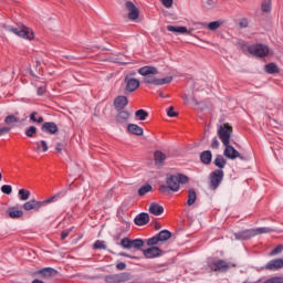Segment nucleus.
Instances as JSON below:
<instances>
[{"label": "nucleus", "mask_w": 283, "mask_h": 283, "mask_svg": "<svg viewBox=\"0 0 283 283\" xmlns=\"http://www.w3.org/2000/svg\"><path fill=\"white\" fill-rule=\"evenodd\" d=\"M224 147H226V149L223 150V156H226V158H229L230 160H235V158H242L240 156V151H238L230 144L226 145Z\"/></svg>", "instance_id": "nucleus-13"}, {"label": "nucleus", "mask_w": 283, "mask_h": 283, "mask_svg": "<svg viewBox=\"0 0 283 283\" xmlns=\"http://www.w3.org/2000/svg\"><path fill=\"white\" fill-rule=\"evenodd\" d=\"M43 207V202L31 199L23 203L22 208L24 211H39Z\"/></svg>", "instance_id": "nucleus-14"}, {"label": "nucleus", "mask_w": 283, "mask_h": 283, "mask_svg": "<svg viewBox=\"0 0 283 283\" xmlns=\"http://www.w3.org/2000/svg\"><path fill=\"white\" fill-rule=\"evenodd\" d=\"M222 180H224V171L222 169L213 170L209 175V189L216 191L222 185Z\"/></svg>", "instance_id": "nucleus-4"}, {"label": "nucleus", "mask_w": 283, "mask_h": 283, "mask_svg": "<svg viewBox=\"0 0 283 283\" xmlns=\"http://www.w3.org/2000/svg\"><path fill=\"white\" fill-rule=\"evenodd\" d=\"M135 74L136 73H130L124 78L125 92H128V94L136 92V90L140 87V81L138 78L132 77L135 76Z\"/></svg>", "instance_id": "nucleus-7"}, {"label": "nucleus", "mask_w": 283, "mask_h": 283, "mask_svg": "<svg viewBox=\"0 0 283 283\" xmlns=\"http://www.w3.org/2000/svg\"><path fill=\"white\" fill-rule=\"evenodd\" d=\"M138 74L145 76L144 83H146V85H158V77H156L158 69H156V66H143L138 69Z\"/></svg>", "instance_id": "nucleus-3"}, {"label": "nucleus", "mask_w": 283, "mask_h": 283, "mask_svg": "<svg viewBox=\"0 0 283 283\" xmlns=\"http://www.w3.org/2000/svg\"><path fill=\"white\" fill-rule=\"evenodd\" d=\"M198 199V195L196 193V190L193 188L188 190V200L187 206L191 207L196 203V200Z\"/></svg>", "instance_id": "nucleus-23"}, {"label": "nucleus", "mask_w": 283, "mask_h": 283, "mask_svg": "<svg viewBox=\"0 0 283 283\" xmlns=\"http://www.w3.org/2000/svg\"><path fill=\"white\" fill-rule=\"evenodd\" d=\"M163 6H165V8H171L174 6V0H163Z\"/></svg>", "instance_id": "nucleus-54"}, {"label": "nucleus", "mask_w": 283, "mask_h": 283, "mask_svg": "<svg viewBox=\"0 0 283 283\" xmlns=\"http://www.w3.org/2000/svg\"><path fill=\"white\" fill-rule=\"evenodd\" d=\"M213 163L221 170L227 167V159L222 155H217Z\"/></svg>", "instance_id": "nucleus-28"}, {"label": "nucleus", "mask_w": 283, "mask_h": 283, "mask_svg": "<svg viewBox=\"0 0 283 283\" xmlns=\"http://www.w3.org/2000/svg\"><path fill=\"white\" fill-rule=\"evenodd\" d=\"M65 193H67V191L62 190V191L57 192L56 195H54L41 202H43V205H50V202H55V200H59V198H63V196H65Z\"/></svg>", "instance_id": "nucleus-29"}, {"label": "nucleus", "mask_w": 283, "mask_h": 283, "mask_svg": "<svg viewBox=\"0 0 283 283\" xmlns=\"http://www.w3.org/2000/svg\"><path fill=\"white\" fill-rule=\"evenodd\" d=\"M159 96H161V98L165 97V96L163 95V93H160Z\"/></svg>", "instance_id": "nucleus-64"}, {"label": "nucleus", "mask_w": 283, "mask_h": 283, "mask_svg": "<svg viewBox=\"0 0 283 283\" xmlns=\"http://www.w3.org/2000/svg\"><path fill=\"white\" fill-rule=\"evenodd\" d=\"M18 195L20 196V200L22 201L30 200V190L20 189Z\"/></svg>", "instance_id": "nucleus-37"}, {"label": "nucleus", "mask_w": 283, "mask_h": 283, "mask_svg": "<svg viewBox=\"0 0 283 283\" xmlns=\"http://www.w3.org/2000/svg\"><path fill=\"white\" fill-rule=\"evenodd\" d=\"M119 255H122V258H129V254H127L125 252L119 253Z\"/></svg>", "instance_id": "nucleus-60"}, {"label": "nucleus", "mask_w": 283, "mask_h": 283, "mask_svg": "<svg viewBox=\"0 0 283 283\" xmlns=\"http://www.w3.org/2000/svg\"><path fill=\"white\" fill-rule=\"evenodd\" d=\"M171 81H174L172 76L157 78V85H167V84L171 83Z\"/></svg>", "instance_id": "nucleus-39"}, {"label": "nucleus", "mask_w": 283, "mask_h": 283, "mask_svg": "<svg viewBox=\"0 0 283 283\" xmlns=\"http://www.w3.org/2000/svg\"><path fill=\"white\" fill-rule=\"evenodd\" d=\"M208 266L211 271H219L220 273H226V271L231 269V264H229V262L218 259H208Z\"/></svg>", "instance_id": "nucleus-6"}, {"label": "nucleus", "mask_w": 283, "mask_h": 283, "mask_svg": "<svg viewBox=\"0 0 283 283\" xmlns=\"http://www.w3.org/2000/svg\"><path fill=\"white\" fill-rule=\"evenodd\" d=\"M167 116H169V118H176V116H178V113L174 112V106L169 107Z\"/></svg>", "instance_id": "nucleus-50"}, {"label": "nucleus", "mask_w": 283, "mask_h": 283, "mask_svg": "<svg viewBox=\"0 0 283 283\" xmlns=\"http://www.w3.org/2000/svg\"><path fill=\"white\" fill-rule=\"evenodd\" d=\"M93 249L105 250V249H107V245H105V241L97 240L93 244Z\"/></svg>", "instance_id": "nucleus-42"}, {"label": "nucleus", "mask_w": 283, "mask_h": 283, "mask_svg": "<svg viewBox=\"0 0 283 283\" xmlns=\"http://www.w3.org/2000/svg\"><path fill=\"white\" fill-rule=\"evenodd\" d=\"M127 103H129L127 96L119 95L114 99V107L117 109H125V107H127Z\"/></svg>", "instance_id": "nucleus-17"}, {"label": "nucleus", "mask_w": 283, "mask_h": 283, "mask_svg": "<svg viewBox=\"0 0 283 283\" xmlns=\"http://www.w3.org/2000/svg\"><path fill=\"white\" fill-rule=\"evenodd\" d=\"M166 30L175 34H191V30H188L187 27L167 25Z\"/></svg>", "instance_id": "nucleus-19"}, {"label": "nucleus", "mask_w": 283, "mask_h": 283, "mask_svg": "<svg viewBox=\"0 0 283 283\" xmlns=\"http://www.w3.org/2000/svg\"><path fill=\"white\" fill-rule=\"evenodd\" d=\"M154 190V187L149 184H145L138 189V196H147V193L151 192Z\"/></svg>", "instance_id": "nucleus-31"}, {"label": "nucleus", "mask_w": 283, "mask_h": 283, "mask_svg": "<svg viewBox=\"0 0 283 283\" xmlns=\"http://www.w3.org/2000/svg\"><path fill=\"white\" fill-rule=\"evenodd\" d=\"M145 247V241L143 239H130V249H135L136 251H140Z\"/></svg>", "instance_id": "nucleus-27"}, {"label": "nucleus", "mask_w": 283, "mask_h": 283, "mask_svg": "<svg viewBox=\"0 0 283 283\" xmlns=\"http://www.w3.org/2000/svg\"><path fill=\"white\" fill-rule=\"evenodd\" d=\"M129 280V273L111 274L104 277L106 283H125Z\"/></svg>", "instance_id": "nucleus-9"}, {"label": "nucleus", "mask_w": 283, "mask_h": 283, "mask_svg": "<svg viewBox=\"0 0 283 283\" xmlns=\"http://www.w3.org/2000/svg\"><path fill=\"white\" fill-rule=\"evenodd\" d=\"M189 177L184 174L170 175L166 178V185L159 186L161 193H168V191H180V185H187Z\"/></svg>", "instance_id": "nucleus-1"}, {"label": "nucleus", "mask_w": 283, "mask_h": 283, "mask_svg": "<svg viewBox=\"0 0 283 283\" xmlns=\"http://www.w3.org/2000/svg\"><path fill=\"white\" fill-rule=\"evenodd\" d=\"M1 191H2V193H6L7 196H10V193H12V186L3 185L1 187Z\"/></svg>", "instance_id": "nucleus-46"}, {"label": "nucleus", "mask_w": 283, "mask_h": 283, "mask_svg": "<svg viewBox=\"0 0 283 283\" xmlns=\"http://www.w3.org/2000/svg\"><path fill=\"white\" fill-rule=\"evenodd\" d=\"M282 251H283V244H280L270 252V255H277L279 253H282Z\"/></svg>", "instance_id": "nucleus-49"}, {"label": "nucleus", "mask_w": 283, "mask_h": 283, "mask_svg": "<svg viewBox=\"0 0 283 283\" xmlns=\"http://www.w3.org/2000/svg\"><path fill=\"white\" fill-rule=\"evenodd\" d=\"M38 273H40V275H43L44 277H52V275H56L59 271L54 270V268H44L42 270H39Z\"/></svg>", "instance_id": "nucleus-24"}, {"label": "nucleus", "mask_w": 283, "mask_h": 283, "mask_svg": "<svg viewBox=\"0 0 283 283\" xmlns=\"http://www.w3.org/2000/svg\"><path fill=\"white\" fill-rule=\"evenodd\" d=\"M263 269L265 271H280V269H283V259H273Z\"/></svg>", "instance_id": "nucleus-12"}, {"label": "nucleus", "mask_w": 283, "mask_h": 283, "mask_svg": "<svg viewBox=\"0 0 283 283\" xmlns=\"http://www.w3.org/2000/svg\"><path fill=\"white\" fill-rule=\"evenodd\" d=\"M36 148L35 151H41V147H42V151H48L49 147H48V142L45 140H41V142H36L35 143Z\"/></svg>", "instance_id": "nucleus-36"}, {"label": "nucleus", "mask_w": 283, "mask_h": 283, "mask_svg": "<svg viewBox=\"0 0 283 283\" xmlns=\"http://www.w3.org/2000/svg\"><path fill=\"white\" fill-rule=\"evenodd\" d=\"M134 223L137 227H145V224L149 223V213L147 212H142L139 214H137L134 219Z\"/></svg>", "instance_id": "nucleus-16"}, {"label": "nucleus", "mask_w": 283, "mask_h": 283, "mask_svg": "<svg viewBox=\"0 0 283 283\" xmlns=\"http://www.w3.org/2000/svg\"><path fill=\"white\" fill-rule=\"evenodd\" d=\"M254 235H262V233H271L273 229L271 228H256L252 229Z\"/></svg>", "instance_id": "nucleus-35"}, {"label": "nucleus", "mask_w": 283, "mask_h": 283, "mask_svg": "<svg viewBox=\"0 0 283 283\" xmlns=\"http://www.w3.org/2000/svg\"><path fill=\"white\" fill-rule=\"evenodd\" d=\"M3 179V176L1 175V172H0V181Z\"/></svg>", "instance_id": "nucleus-63"}, {"label": "nucleus", "mask_w": 283, "mask_h": 283, "mask_svg": "<svg viewBox=\"0 0 283 283\" xmlns=\"http://www.w3.org/2000/svg\"><path fill=\"white\" fill-rule=\"evenodd\" d=\"M32 283H45V282H43V281H41L39 279H35V280L32 281Z\"/></svg>", "instance_id": "nucleus-61"}, {"label": "nucleus", "mask_w": 283, "mask_h": 283, "mask_svg": "<svg viewBox=\"0 0 283 283\" xmlns=\"http://www.w3.org/2000/svg\"><path fill=\"white\" fill-rule=\"evenodd\" d=\"M143 255L147 258V260H154V258H160L163 255V250L158 247H150L143 251Z\"/></svg>", "instance_id": "nucleus-11"}, {"label": "nucleus", "mask_w": 283, "mask_h": 283, "mask_svg": "<svg viewBox=\"0 0 283 283\" xmlns=\"http://www.w3.org/2000/svg\"><path fill=\"white\" fill-rule=\"evenodd\" d=\"M45 92V86L38 87V95L43 96V93Z\"/></svg>", "instance_id": "nucleus-57"}, {"label": "nucleus", "mask_w": 283, "mask_h": 283, "mask_svg": "<svg viewBox=\"0 0 283 283\" xmlns=\"http://www.w3.org/2000/svg\"><path fill=\"white\" fill-rule=\"evenodd\" d=\"M118 111L119 112L116 116L117 123H126V120H129V112L123 111V109H118Z\"/></svg>", "instance_id": "nucleus-26"}, {"label": "nucleus", "mask_w": 283, "mask_h": 283, "mask_svg": "<svg viewBox=\"0 0 283 283\" xmlns=\"http://www.w3.org/2000/svg\"><path fill=\"white\" fill-rule=\"evenodd\" d=\"M127 132H129V134H134L135 136H143L144 134L143 127L136 124H128Z\"/></svg>", "instance_id": "nucleus-21"}, {"label": "nucleus", "mask_w": 283, "mask_h": 283, "mask_svg": "<svg viewBox=\"0 0 283 283\" xmlns=\"http://www.w3.org/2000/svg\"><path fill=\"white\" fill-rule=\"evenodd\" d=\"M42 132H44L45 134H51L54 135L56 134V132H59V126L56 125V123L54 122H45L42 127H41Z\"/></svg>", "instance_id": "nucleus-15"}, {"label": "nucleus", "mask_w": 283, "mask_h": 283, "mask_svg": "<svg viewBox=\"0 0 283 283\" xmlns=\"http://www.w3.org/2000/svg\"><path fill=\"white\" fill-rule=\"evenodd\" d=\"M148 211L153 216H163V213H165V208L157 202H153L150 203Z\"/></svg>", "instance_id": "nucleus-20"}, {"label": "nucleus", "mask_w": 283, "mask_h": 283, "mask_svg": "<svg viewBox=\"0 0 283 283\" xmlns=\"http://www.w3.org/2000/svg\"><path fill=\"white\" fill-rule=\"evenodd\" d=\"M10 129H12V127H0V136H4V134H10Z\"/></svg>", "instance_id": "nucleus-51"}, {"label": "nucleus", "mask_w": 283, "mask_h": 283, "mask_svg": "<svg viewBox=\"0 0 283 283\" xmlns=\"http://www.w3.org/2000/svg\"><path fill=\"white\" fill-rule=\"evenodd\" d=\"M35 123H43V116L35 117Z\"/></svg>", "instance_id": "nucleus-58"}, {"label": "nucleus", "mask_w": 283, "mask_h": 283, "mask_svg": "<svg viewBox=\"0 0 283 283\" xmlns=\"http://www.w3.org/2000/svg\"><path fill=\"white\" fill-rule=\"evenodd\" d=\"M9 218L17 219L23 218V210H19L17 207L9 208Z\"/></svg>", "instance_id": "nucleus-25"}, {"label": "nucleus", "mask_w": 283, "mask_h": 283, "mask_svg": "<svg viewBox=\"0 0 283 283\" xmlns=\"http://www.w3.org/2000/svg\"><path fill=\"white\" fill-rule=\"evenodd\" d=\"M55 149L57 154H61V151H63V148H61V144H57Z\"/></svg>", "instance_id": "nucleus-59"}, {"label": "nucleus", "mask_w": 283, "mask_h": 283, "mask_svg": "<svg viewBox=\"0 0 283 283\" xmlns=\"http://www.w3.org/2000/svg\"><path fill=\"white\" fill-rule=\"evenodd\" d=\"M202 3L207 10H211L214 7L213 0H202Z\"/></svg>", "instance_id": "nucleus-48"}, {"label": "nucleus", "mask_w": 283, "mask_h": 283, "mask_svg": "<svg viewBox=\"0 0 283 283\" xmlns=\"http://www.w3.org/2000/svg\"><path fill=\"white\" fill-rule=\"evenodd\" d=\"M4 30L7 32H12L15 36H20V39H27L28 41H32L34 39V32H32V29L23 24L18 27L4 25Z\"/></svg>", "instance_id": "nucleus-2"}, {"label": "nucleus", "mask_w": 283, "mask_h": 283, "mask_svg": "<svg viewBox=\"0 0 283 283\" xmlns=\"http://www.w3.org/2000/svg\"><path fill=\"white\" fill-rule=\"evenodd\" d=\"M67 235H70V229L62 231V233H61L62 240H65V238H67Z\"/></svg>", "instance_id": "nucleus-56"}, {"label": "nucleus", "mask_w": 283, "mask_h": 283, "mask_svg": "<svg viewBox=\"0 0 283 283\" xmlns=\"http://www.w3.org/2000/svg\"><path fill=\"white\" fill-rule=\"evenodd\" d=\"M34 134H36V128L34 126H30L25 130V136H28V138H32L34 136Z\"/></svg>", "instance_id": "nucleus-45"}, {"label": "nucleus", "mask_w": 283, "mask_h": 283, "mask_svg": "<svg viewBox=\"0 0 283 283\" xmlns=\"http://www.w3.org/2000/svg\"><path fill=\"white\" fill-rule=\"evenodd\" d=\"M4 123H6V125H14V123H19V117H17L14 115H8L4 118Z\"/></svg>", "instance_id": "nucleus-38"}, {"label": "nucleus", "mask_w": 283, "mask_h": 283, "mask_svg": "<svg viewBox=\"0 0 283 283\" xmlns=\"http://www.w3.org/2000/svg\"><path fill=\"white\" fill-rule=\"evenodd\" d=\"M157 238L159 242H167V240L171 238V232L169 230H161L159 233H157Z\"/></svg>", "instance_id": "nucleus-30"}, {"label": "nucleus", "mask_w": 283, "mask_h": 283, "mask_svg": "<svg viewBox=\"0 0 283 283\" xmlns=\"http://www.w3.org/2000/svg\"><path fill=\"white\" fill-rule=\"evenodd\" d=\"M213 158V155L211 154V150H205L200 154V161L202 165H211V159Z\"/></svg>", "instance_id": "nucleus-22"}, {"label": "nucleus", "mask_w": 283, "mask_h": 283, "mask_svg": "<svg viewBox=\"0 0 283 283\" xmlns=\"http://www.w3.org/2000/svg\"><path fill=\"white\" fill-rule=\"evenodd\" d=\"M262 11L263 12H271V0H263Z\"/></svg>", "instance_id": "nucleus-44"}, {"label": "nucleus", "mask_w": 283, "mask_h": 283, "mask_svg": "<svg viewBox=\"0 0 283 283\" xmlns=\"http://www.w3.org/2000/svg\"><path fill=\"white\" fill-rule=\"evenodd\" d=\"M160 240L158 239V235L156 234L155 237H151L150 239L147 240V245L148 247H156Z\"/></svg>", "instance_id": "nucleus-43"}, {"label": "nucleus", "mask_w": 283, "mask_h": 283, "mask_svg": "<svg viewBox=\"0 0 283 283\" xmlns=\"http://www.w3.org/2000/svg\"><path fill=\"white\" fill-rule=\"evenodd\" d=\"M265 72L268 74H277V72H280V69H277V65H275V63H270L265 65Z\"/></svg>", "instance_id": "nucleus-33"}, {"label": "nucleus", "mask_w": 283, "mask_h": 283, "mask_svg": "<svg viewBox=\"0 0 283 283\" xmlns=\"http://www.w3.org/2000/svg\"><path fill=\"white\" fill-rule=\"evenodd\" d=\"M263 283H283V277L274 276V277H271V279L264 281Z\"/></svg>", "instance_id": "nucleus-47"}, {"label": "nucleus", "mask_w": 283, "mask_h": 283, "mask_svg": "<svg viewBox=\"0 0 283 283\" xmlns=\"http://www.w3.org/2000/svg\"><path fill=\"white\" fill-rule=\"evenodd\" d=\"M125 8L128 10V19L130 21H136V19H138V17H140L138 8L136 7V4H134V2L126 1Z\"/></svg>", "instance_id": "nucleus-10"}, {"label": "nucleus", "mask_w": 283, "mask_h": 283, "mask_svg": "<svg viewBox=\"0 0 283 283\" xmlns=\"http://www.w3.org/2000/svg\"><path fill=\"white\" fill-rule=\"evenodd\" d=\"M234 238L235 240H251V238H255V235L253 234V229H249L234 233Z\"/></svg>", "instance_id": "nucleus-18"}, {"label": "nucleus", "mask_w": 283, "mask_h": 283, "mask_svg": "<svg viewBox=\"0 0 283 283\" xmlns=\"http://www.w3.org/2000/svg\"><path fill=\"white\" fill-rule=\"evenodd\" d=\"M136 118H138V120H147V118L149 117V113H147V111L145 109H138L135 113Z\"/></svg>", "instance_id": "nucleus-34"}, {"label": "nucleus", "mask_w": 283, "mask_h": 283, "mask_svg": "<svg viewBox=\"0 0 283 283\" xmlns=\"http://www.w3.org/2000/svg\"><path fill=\"white\" fill-rule=\"evenodd\" d=\"M39 115V113L33 112L30 114V120H32V123H36V116Z\"/></svg>", "instance_id": "nucleus-55"}, {"label": "nucleus", "mask_w": 283, "mask_h": 283, "mask_svg": "<svg viewBox=\"0 0 283 283\" xmlns=\"http://www.w3.org/2000/svg\"><path fill=\"white\" fill-rule=\"evenodd\" d=\"M241 25H243V28H247V24H244L243 22H241Z\"/></svg>", "instance_id": "nucleus-62"}, {"label": "nucleus", "mask_w": 283, "mask_h": 283, "mask_svg": "<svg viewBox=\"0 0 283 283\" xmlns=\"http://www.w3.org/2000/svg\"><path fill=\"white\" fill-rule=\"evenodd\" d=\"M248 52L252 54V56H258L259 59H264L266 54H269V46L264 44H252L248 48Z\"/></svg>", "instance_id": "nucleus-8"}, {"label": "nucleus", "mask_w": 283, "mask_h": 283, "mask_svg": "<svg viewBox=\"0 0 283 283\" xmlns=\"http://www.w3.org/2000/svg\"><path fill=\"white\" fill-rule=\"evenodd\" d=\"M211 147L212 149H218V147H220V142H218V137H213Z\"/></svg>", "instance_id": "nucleus-52"}, {"label": "nucleus", "mask_w": 283, "mask_h": 283, "mask_svg": "<svg viewBox=\"0 0 283 283\" xmlns=\"http://www.w3.org/2000/svg\"><path fill=\"white\" fill-rule=\"evenodd\" d=\"M231 134H233V127L229 124H223L218 128V136L223 145H231Z\"/></svg>", "instance_id": "nucleus-5"}, {"label": "nucleus", "mask_w": 283, "mask_h": 283, "mask_svg": "<svg viewBox=\"0 0 283 283\" xmlns=\"http://www.w3.org/2000/svg\"><path fill=\"white\" fill-rule=\"evenodd\" d=\"M165 160H167V156L163 151L160 150L155 151V161L157 165H163Z\"/></svg>", "instance_id": "nucleus-32"}, {"label": "nucleus", "mask_w": 283, "mask_h": 283, "mask_svg": "<svg viewBox=\"0 0 283 283\" xmlns=\"http://www.w3.org/2000/svg\"><path fill=\"white\" fill-rule=\"evenodd\" d=\"M220 25H222V21H213L208 23V30H211L212 32L218 30V28H220Z\"/></svg>", "instance_id": "nucleus-41"}, {"label": "nucleus", "mask_w": 283, "mask_h": 283, "mask_svg": "<svg viewBox=\"0 0 283 283\" xmlns=\"http://www.w3.org/2000/svg\"><path fill=\"white\" fill-rule=\"evenodd\" d=\"M116 269L118 271H125L127 269V264H125V262H119L116 264Z\"/></svg>", "instance_id": "nucleus-53"}, {"label": "nucleus", "mask_w": 283, "mask_h": 283, "mask_svg": "<svg viewBox=\"0 0 283 283\" xmlns=\"http://www.w3.org/2000/svg\"><path fill=\"white\" fill-rule=\"evenodd\" d=\"M130 241L132 239H129L128 237H125L124 239L120 240L119 245L122 247V249H130Z\"/></svg>", "instance_id": "nucleus-40"}]
</instances>
